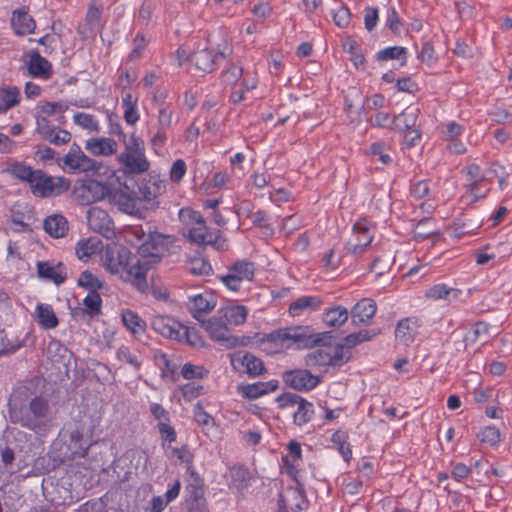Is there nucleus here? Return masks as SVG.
<instances>
[{
  "mask_svg": "<svg viewBox=\"0 0 512 512\" xmlns=\"http://www.w3.org/2000/svg\"><path fill=\"white\" fill-rule=\"evenodd\" d=\"M433 220L431 218L421 219L414 228V237L416 240H425L435 234L431 227Z\"/></svg>",
  "mask_w": 512,
  "mask_h": 512,
  "instance_id": "obj_52",
  "label": "nucleus"
},
{
  "mask_svg": "<svg viewBox=\"0 0 512 512\" xmlns=\"http://www.w3.org/2000/svg\"><path fill=\"white\" fill-rule=\"evenodd\" d=\"M314 412L313 404L305 398H302L297 406L296 412L293 414V423L296 426H303L312 420Z\"/></svg>",
  "mask_w": 512,
  "mask_h": 512,
  "instance_id": "obj_37",
  "label": "nucleus"
},
{
  "mask_svg": "<svg viewBox=\"0 0 512 512\" xmlns=\"http://www.w3.org/2000/svg\"><path fill=\"white\" fill-rule=\"evenodd\" d=\"M123 142L125 146V151L123 153L129 154H145V145L144 141L134 134H132L128 139L126 135H123Z\"/></svg>",
  "mask_w": 512,
  "mask_h": 512,
  "instance_id": "obj_53",
  "label": "nucleus"
},
{
  "mask_svg": "<svg viewBox=\"0 0 512 512\" xmlns=\"http://www.w3.org/2000/svg\"><path fill=\"white\" fill-rule=\"evenodd\" d=\"M377 310L376 302L370 298L359 300L351 309V321L354 325H368Z\"/></svg>",
  "mask_w": 512,
  "mask_h": 512,
  "instance_id": "obj_13",
  "label": "nucleus"
},
{
  "mask_svg": "<svg viewBox=\"0 0 512 512\" xmlns=\"http://www.w3.org/2000/svg\"><path fill=\"white\" fill-rule=\"evenodd\" d=\"M103 266L111 274L119 275L122 280L130 282L138 291L147 290L145 267H141L140 259L127 248L108 249L103 258Z\"/></svg>",
  "mask_w": 512,
  "mask_h": 512,
  "instance_id": "obj_2",
  "label": "nucleus"
},
{
  "mask_svg": "<svg viewBox=\"0 0 512 512\" xmlns=\"http://www.w3.org/2000/svg\"><path fill=\"white\" fill-rule=\"evenodd\" d=\"M351 19V13L346 5H341L340 8L333 12L334 23L340 28H346Z\"/></svg>",
  "mask_w": 512,
  "mask_h": 512,
  "instance_id": "obj_60",
  "label": "nucleus"
},
{
  "mask_svg": "<svg viewBox=\"0 0 512 512\" xmlns=\"http://www.w3.org/2000/svg\"><path fill=\"white\" fill-rule=\"evenodd\" d=\"M117 159L123 166L124 173L127 175L143 174L150 168V162L145 154L141 156V154L120 153Z\"/></svg>",
  "mask_w": 512,
  "mask_h": 512,
  "instance_id": "obj_12",
  "label": "nucleus"
},
{
  "mask_svg": "<svg viewBox=\"0 0 512 512\" xmlns=\"http://www.w3.org/2000/svg\"><path fill=\"white\" fill-rule=\"evenodd\" d=\"M121 316L124 326L133 334L144 332L146 323L137 313L127 309L122 312Z\"/></svg>",
  "mask_w": 512,
  "mask_h": 512,
  "instance_id": "obj_43",
  "label": "nucleus"
},
{
  "mask_svg": "<svg viewBox=\"0 0 512 512\" xmlns=\"http://www.w3.org/2000/svg\"><path fill=\"white\" fill-rule=\"evenodd\" d=\"M238 361L245 367L246 373L250 377H257L266 372L263 361L249 352H245L238 358Z\"/></svg>",
  "mask_w": 512,
  "mask_h": 512,
  "instance_id": "obj_31",
  "label": "nucleus"
},
{
  "mask_svg": "<svg viewBox=\"0 0 512 512\" xmlns=\"http://www.w3.org/2000/svg\"><path fill=\"white\" fill-rule=\"evenodd\" d=\"M288 454L282 457V461L286 466L287 472L293 475L296 471L294 462L302 457V449L299 442L292 440L287 445Z\"/></svg>",
  "mask_w": 512,
  "mask_h": 512,
  "instance_id": "obj_40",
  "label": "nucleus"
},
{
  "mask_svg": "<svg viewBox=\"0 0 512 512\" xmlns=\"http://www.w3.org/2000/svg\"><path fill=\"white\" fill-rule=\"evenodd\" d=\"M37 274L55 285H61L67 279L66 266L62 262L52 266L49 262L40 261L37 263Z\"/></svg>",
  "mask_w": 512,
  "mask_h": 512,
  "instance_id": "obj_14",
  "label": "nucleus"
},
{
  "mask_svg": "<svg viewBox=\"0 0 512 512\" xmlns=\"http://www.w3.org/2000/svg\"><path fill=\"white\" fill-rule=\"evenodd\" d=\"M84 308L77 307L72 311L75 319H84L86 315L94 318L101 314L102 298L98 292H89L83 300Z\"/></svg>",
  "mask_w": 512,
  "mask_h": 512,
  "instance_id": "obj_15",
  "label": "nucleus"
},
{
  "mask_svg": "<svg viewBox=\"0 0 512 512\" xmlns=\"http://www.w3.org/2000/svg\"><path fill=\"white\" fill-rule=\"evenodd\" d=\"M369 153L373 156H379V160L385 165L389 164L392 160L390 155L386 153V145L383 142L372 143L369 148Z\"/></svg>",
  "mask_w": 512,
  "mask_h": 512,
  "instance_id": "obj_63",
  "label": "nucleus"
},
{
  "mask_svg": "<svg viewBox=\"0 0 512 512\" xmlns=\"http://www.w3.org/2000/svg\"><path fill=\"white\" fill-rule=\"evenodd\" d=\"M203 251L196 250L186 262V269L189 273L196 276H209L213 273L212 265L204 256Z\"/></svg>",
  "mask_w": 512,
  "mask_h": 512,
  "instance_id": "obj_23",
  "label": "nucleus"
},
{
  "mask_svg": "<svg viewBox=\"0 0 512 512\" xmlns=\"http://www.w3.org/2000/svg\"><path fill=\"white\" fill-rule=\"evenodd\" d=\"M77 285L89 292H98L104 287V282L98 279L89 270H84L77 280Z\"/></svg>",
  "mask_w": 512,
  "mask_h": 512,
  "instance_id": "obj_44",
  "label": "nucleus"
},
{
  "mask_svg": "<svg viewBox=\"0 0 512 512\" xmlns=\"http://www.w3.org/2000/svg\"><path fill=\"white\" fill-rule=\"evenodd\" d=\"M418 114V108L409 106L402 113L394 116L391 123L393 124L394 129L400 132L409 131L415 128Z\"/></svg>",
  "mask_w": 512,
  "mask_h": 512,
  "instance_id": "obj_26",
  "label": "nucleus"
},
{
  "mask_svg": "<svg viewBox=\"0 0 512 512\" xmlns=\"http://www.w3.org/2000/svg\"><path fill=\"white\" fill-rule=\"evenodd\" d=\"M153 329L163 337L180 340L183 335H187L186 328L167 316H156L152 320Z\"/></svg>",
  "mask_w": 512,
  "mask_h": 512,
  "instance_id": "obj_10",
  "label": "nucleus"
},
{
  "mask_svg": "<svg viewBox=\"0 0 512 512\" xmlns=\"http://www.w3.org/2000/svg\"><path fill=\"white\" fill-rule=\"evenodd\" d=\"M37 173H38V169L34 170L30 166H26L22 163L14 164L11 169V174L15 178H17L23 182L29 183L30 187L34 183V181H35L34 179H36V177L38 175Z\"/></svg>",
  "mask_w": 512,
  "mask_h": 512,
  "instance_id": "obj_47",
  "label": "nucleus"
},
{
  "mask_svg": "<svg viewBox=\"0 0 512 512\" xmlns=\"http://www.w3.org/2000/svg\"><path fill=\"white\" fill-rule=\"evenodd\" d=\"M99 243L91 238L80 240L76 246V256L80 260L87 261L88 258L98 251Z\"/></svg>",
  "mask_w": 512,
  "mask_h": 512,
  "instance_id": "obj_49",
  "label": "nucleus"
},
{
  "mask_svg": "<svg viewBox=\"0 0 512 512\" xmlns=\"http://www.w3.org/2000/svg\"><path fill=\"white\" fill-rule=\"evenodd\" d=\"M453 295V298L457 297L458 290L449 288L445 284H436L426 291L425 295L427 298H431L434 300H451L450 295Z\"/></svg>",
  "mask_w": 512,
  "mask_h": 512,
  "instance_id": "obj_50",
  "label": "nucleus"
},
{
  "mask_svg": "<svg viewBox=\"0 0 512 512\" xmlns=\"http://www.w3.org/2000/svg\"><path fill=\"white\" fill-rule=\"evenodd\" d=\"M417 328V321L415 319H402L396 326L395 337L403 345H409L417 334Z\"/></svg>",
  "mask_w": 512,
  "mask_h": 512,
  "instance_id": "obj_28",
  "label": "nucleus"
},
{
  "mask_svg": "<svg viewBox=\"0 0 512 512\" xmlns=\"http://www.w3.org/2000/svg\"><path fill=\"white\" fill-rule=\"evenodd\" d=\"M110 198L125 213L134 215L139 211V196L135 191L127 193L123 190H116L110 195Z\"/></svg>",
  "mask_w": 512,
  "mask_h": 512,
  "instance_id": "obj_17",
  "label": "nucleus"
},
{
  "mask_svg": "<svg viewBox=\"0 0 512 512\" xmlns=\"http://www.w3.org/2000/svg\"><path fill=\"white\" fill-rule=\"evenodd\" d=\"M20 102V90L15 86L0 89V113H5Z\"/></svg>",
  "mask_w": 512,
  "mask_h": 512,
  "instance_id": "obj_34",
  "label": "nucleus"
},
{
  "mask_svg": "<svg viewBox=\"0 0 512 512\" xmlns=\"http://www.w3.org/2000/svg\"><path fill=\"white\" fill-rule=\"evenodd\" d=\"M353 232L356 236V240L354 242H347L345 248L351 254L361 255L373 239L368 221L366 219L357 221L353 226Z\"/></svg>",
  "mask_w": 512,
  "mask_h": 512,
  "instance_id": "obj_9",
  "label": "nucleus"
},
{
  "mask_svg": "<svg viewBox=\"0 0 512 512\" xmlns=\"http://www.w3.org/2000/svg\"><path fill=\"white\" fill-rule=\"evenodd\" d=\"M37 174L30 188L32 194L36 197H57L70 189L71 181L63 176H50L40 169H38Z\"/></svg>",
  "mask_w": 512,
  "mask_h": 512,
  "instance_id": "obj_5",
  "label": "nucleus"
},
{
  "mask_svg": "<svg viewBox=\"0 0 512 512\" xmlns=\"http://www.w3.org/2000/svg\"><path fill=\"white\" fill-rule=\"evenodd\" d=\"M10 421L38 435H44L52 427L55 414L50 401L34 394L28 387L15 389L8 402Z\"/></svg>",
  "mask_w": 512,
  "mask_h": 512,
  "instance_id": "obj_1",
  "label": "nucleus"
},
{
  "mask_svg": "<svg viewBox=\"0 0 512 512\" xmlns=\"http://www.w3.org/2000/svg\"><path fill=\"white\" fill-rule=\"evenodd\" d=\"M36 316L39 325L44 329H54L58 326L59 320L49 304H38L36 307Z\"/></svg>",
  "mask_w": 512,
  "mask_h": 512,
  "instance_id": "obj_32",
  "label": "nucleus"
},
{
  "mask_svg": "<svg viewBox=\"0 0 512 512\" xmlns=\"http://www.w3.org/2000/svg\"><path fill=\"white\" fill-rule=\"evenodd\" d=\"M282 380L296 391H310L320 383L321 378L307 369H293L284 371Z\"/></svg>",
  "mask_w": 512,
  "mask_h": 512,
  "instance_id": "obj_6",
  "label": "nucleus"
},
{
  "mask_svg": "<svg viewBox=\"0 0 512 512\" xmlns=\"http://www.w3.org/2000/svg\"><path fill=\"white\" fill-rule=\"evenodd\" d=\"M192 306L189 308L191 314L198 321L201 320L197 313H208L212 311L216 305L214 297L209 294H198L191 298Z\"/></svg>",
  "mask_w": 512,
  "mask_h": 512,
  "instance_id": "obj_33",
  "label": "nucleus"
},
{
  "mask_svg": "<svg viewBox=\"0 0 512 512\" xmlns=\"http://www.w3.org/2000/svg\"><path fill=\"white\" fill-rule=\"evenodd\" d=\"M419 58L422 62L431 65L436 62L437 57L435 55V50L431 42L425 41L422 44L421 51L419 53Z\"/></svg>",
  "mask_w": 512,
  "mask_h": 512,
  "instance_id": "obj_64",
  "label": "nucleus"
},
{
  "mask_svg": "<svg viewBox=\"0 0 512 512\" xmlns=\"http://www.w3.org/2000/svg\"><path fill=\"white\" fill-rule=\"evenodd\" d=\"M407 49L401 46H391L378 51L375 55V59L378 62L388 60H402L401 65L406 64Z\"/></svg>",
  "mask_w": 512,
  "mask_h": 512,
  "instance_id": "obj_41",
  "label": "nucleus"
},
{
  "mask_svg": "<svg viewBox=\"0 0 512 512\" xmlns=\"http://www.w3.org/2000/svg\"><path fill=\"white\" fill-rule=\"evenodd\" d=\"M37 132L51 144L61 146L71 140V133L59 127L51 125L46 117H37Z\"/></svg>",
  "mask_w": 512,
  "mask_h": 512,
  "instance_id": "obj_8",
  "label": "nucleus"
},
{
  "mask_svg": "<svg viewBox=\"0 0 512 512\" xmlns=\"http://www.w3.org/2000/svg\"><path fill=\"white\" fill-rule=\"evenodd\" d=\"M157 428L163 442L172 443L176 441L177 433L169 422H159Z\"/></svg>",
  "mask_w": 512,
  "mask_h": 512,
  "instance_id": "obj_61",
  "label": "nucleus"
},
{
  "mask_svg": "<svg viewBox=\"0 0 512 512\" xmlns=\"http://www.w3.org/2000/svg\"><path fill=\"white\" fill-rule=\"evenodd\" d=\"M85 427L83 424L76 425L75 428L69 431L70 448L74 454L79 456H86L89 444L84 440Z\"/></svg>",
  "mask_w": 512,
  "mask_h": 512,
  "instance_id": "obj_29",
  "label": "nucleus"
},
{
  "mask_svg": "<svg viewBox=\"0 0 512 512\" xmlns=\"http://www.w3.org/2000/svg\"><path fill=\"white\" fill-rule=\"evenodd\" d=\"M73 171L100 173L102 163L88 157L84 152L76 159L72 166H68Z\"/></svg>",
  "mask_w": 512,
  "mask_h": 512,
  "instance_id": "obj_38",
  "label": "nucleus"
},
{
  "mask_svg": "<svg viewBox=\"0 0 512 512\" xmlns=\"http://www.w3.org/2000/svg\"><path fill=\"white\" fill-rule=\"evenodd\" d=\"M44 230L53 238L64 237L69 229L67 219L60 214H53L44 220Z\"/></svg>",
  "mask_w": 512,
  "mask_h": 512,
  "instance_id": "obj_27",
  "label": "nucleus"
},
{
  "mask_svg": "<svg viewBox=\"0 0 512 512\" xmlns=\"http://www.w3.org/2000/svg\"><path fill=\"white\" fill-rule=\"evenodd\" d=\"M279 382L270 380L268 382H256L253 384H242L238 386V392L246 399L254 400L269 392L278 389Z\"/></svg>",
  "mask_w": 512,
  "mask_h": 512,
  "instance_id": "obj_16",
  "label": "nucleus"
},
{
  "mask_svg": "<svg viewBox=\"0 0 512 512\" xmlns=\"http://www.w3.org/2000/svg\"><path fill=\"white\" fill-rule=\"evenodd\" d=\"M481 442L496 445L500 442V431L494 426H486L478 434Z\"/></svg>",
  "mask_w": 512,
  "mask_h": 512,
  "instance_id": "obj_56",
  "label": "nucleus"
},
{
  "mask_svg": "<svg viewBox=\"0 0 512 512\" xmlns=\"http://www.w3.org/2000/svg\"><path fill=\"white\" fill-rule=\"evenodd\" d=\"M229 271L234 276H238L240 282L242 280L251 281L255 273V264L248 260H237L229 267Z\"/></svg>",
  "mask_w": 512,
  "mask_h": 512,
  "instance_id": "obj_42",
  "label": "nucleus"
},
{
  "mask_svg": "<svg viewBox=\"0 0 512 512\" xmlns=\"http://www.w3.org/2000/svg\"><path fill=\"white\" fill-rule=\"evenodd\" d=\"M164 187L162 181L153 180L151 177L148 180L143 179L138 185L139 203L142 201L151 203V208H156L158 203H155L154 200L162 193Z\"/></svg>",
  "mask_w": 512,
  "mask_h": 512,
  "instance_id": "obj_18",
  "label": "nucleus"
},
{
  "mask_svg": "<svg viewBox=\"0 0 512 512\" xmlns=\"http://www.w3.org/2000/svg\"><path fill=\"white\" fill-rule=\"evenodd\" d=\"M176 237L152 231L149 227L144 242L138 245L137 253L141 267H145V275L148 270L159 263L169 253L170 246L175 242Z\"/></svg>",
  "mask_w": 512,
  "mask_h": 512,
  "instance_id": "obj_3",
  "label": "nucleus"
},
{
  "mask_svg": "<svg viewBox=\"0 0 512 512\" xmlns=\"http://www.w3.org/2000/svg\"><path fill=\"white\" fill-rule=\"evenodd\" d=\"M343 49L351 55V61L358 68L365 63V57L358 43L351 36H347L342 44Z\"/></svg>",
  "mask_w": 512,
  "mask_h": 512,
  "instance_id": "obj_45",
  "label": "nucleus"
},
{
  "mask_svg": "<svg viewBox=\"0 0 512 512\" xmlns=\"http://www.w3.org/2000/svg\"><path fill=\"white\" fill-rule=\"evenodd\" d=\"M307 366H332L330 352L325 349H317L305 356Z\"/></svg>",
  "mask_w": 512,
  "mask_h": 512,
  "instance_id": "obj_48",
  "label": "nucleus"
},
{
  "mask_svg": "<svg viewBox=\"0 0 512 512\" xmlns=\"http://www.w3.org/2000/svg\"><path fill=\"white\" fill-rule=\"evenodd\" d=\"M28 71L32 77L42 79H49L53 74L51 63L34 50L30 53Z\"/></svg>",
  "mask_w": 512,
  "mask_h": 512,
  "instance_id": "obj_19",
  "label": "nucleus"
},
{
  "mask_svg": "<svg viewBox=\"0 0 512 512\" xmlns=\"http://www.w3.org/2000/svg\"><path fill=\"white\" fill-rule=\"evenodd\" d=\"M156 8L154 1L145 0L138 11V21L143 24H148L151 20L152 14Z\"/></svg>",
  "mask_w": 512,
  "mask_h": 512,
  "instance_id": "obj_62",
  "label": "nucleus"
},
{
  "mask_svg": "<svg viewBox=\"0 0 512 512\" xmlns=\"http://www.w3.org/2000/svg\"><path fill=\"white\" fill-rule=\"evenodd\" d=\"M90 228L106 238L114 234V224L108 213L100 208L89 209L87 214Z\"/></svg>",
  "mask_w": 512,
  "mask_h": 512,
  "instance_id": "obj_11",
  "label": "nucleus"
},
{
  "mask_svg": "<svg viewBox=\"0 0 512 512\" xmlns=\"http://www.w3.org/2000/svg\"><path fill=\"white\" fill-rule=\"evenodd\" d=\"M243 74V68L240 65L231 63L222 73V77L228 84H236Z\"/></svg>",
  "mask_w": 512,
  "mask_h": 512,
  "instance_id": "obj_59",
  "label": "nucleus"
},
{
  "mask_svg": "<svg viewBox=\"0 0 512 512\" xmlns=\"http://www.w3.org/2000/svg\"><path fill=\"white\" fill-rule=\"evenodd\" d=\"M208 373V370H206L203 366L193 365L191 363L184 364L181 369V375L188 380L202 379L207 376Z\"/></svg>",
  "mask_w": 512,
  "mask_h": 512,
  "instance_id": "obj_54",
  "label": "nucleus"
},
{
  "mask_svg": "<svg viewBox=\"0 0 512 512\" xmlns=\"http://www.w3.org/2000/svg\"><path fill=\"white\" fill-rule=\"evenodd\" d=\"M251 479L250 472L243 466H235L230 469V487L242 491L248 487Z\"/></svg>",
  "mask_w": 512,
  "mask_h": 512,
  "instance_id": "obj_36",
  "label": "nucleus"
},
{
  "mask_svg": "<svg viewBox=\"0 0 512 512\" xmlns=\"http://www.w3.org/2000/svg\"><path fill=\"white\" fill-rule=\"evenodd\" d=\"M349 317L348 310L340 305L326 309L322 314V321L329 327H340Z\"/></svg>",
  "mask_w": 512,
  "mask_h": 512,
  "instance_id": "obj_30",
  "label": "nucleus"
},
{
  "mask_svg": "<svg viewBox=\"0 0 512 512\" xmlns=\"http://www.w3.org/2000/svg\"><path fill=\"white\" fill-rule=\"evenodd\" d=\"M201 326L206 330L209 337L218 342L226 349H232L238 346H247L250 338L233 336L229 334V329L224 318L220 315H214L210 319L199 320Z\"/></svg>",
  "mask_w": 512,
  "mask_h": 512,
  "instance_id": "obj_4",
  "label": "nucleus"
},
{
  "mask_svg": "<svg viewBox=\"0 0 512 512\" xmlns=\"http://www.w3.org/2000/svg\"><path fill=\"white\" fill-rule=\"evenodd\" d=\"M73 119L75 124L81 126L84 129H89L92 131L99 130L98 122L95 121L93 115L79 112L74 115Z\"/></svg>",
  "mask_w": 512,
  "mask_h": 512,
  "instance_id": "obj_57",
  "label": "nucleus"
},
{
  "mask_svg": "<svg viewBox=\"0 0 512 512\" xmlns=\"http://www.w3.org/2000/svg\"><path fill=\"white\" fill-rule=\"evenodd\" d=\"M224 51L214 52L212 49L204 48L194 51L190 55V62L200 71L210 73L214 71L220 61L226 59Z\"/></svg>",
  "mask_w": 512,
  "mask_h": 512,
  "instance_id": "obj_7",
  "label": "nucleus"
},
{
  "mask_svg": "<svg viewBox=\"0 0 512 512\" xmlns=\"http://www.w3.org/2000/svg\"><path fill=\"white\" fill-rule=\"evenodd\" d=\"M118 145L110 138H90L85 143V149L95 156H110L117 152Z\"/></svg>",
  "mask_w": 512,
  "mask_h": 512,
  "instance_id": "obj_22",
  "label": "nucleus"
},
{
  "mask_svg": "<svg viewBox=\"0 0 512 512\" xmlns=\"http://www.w3.org/2000/svg\"><path fill=\"white\" fill-rule=\"evenodd\" d=\"M11 25L14 32L19 36L30 34L36 28L35 20L28 14L25 8L13 12Z\"/></svg>",
  "mask_w": 512,
  "mask_h": 512,
  "instance_id": "obj_21",
  "label": "nucleus"
},
{
  "mask_svg": "<svg viewBox=\"0 0 512 512\" xmlns=\"http://www.w3.org/2000/svg\"><path fill=\"white\" fill-rule=\"evenodd\" d=\"M185 493L184 504H206L204 489L200 483V479L196 478L193 483H189L185 488Z\"/></svg>",
  "mask_w": 512,
  "mask_h": 512,
  "instance_id": "obj_39",
  "label": "nucleus"
},
{
  "mask_svg": "<svg viewBox=\"0 0 512 512\" xmlns=\"http://www.w3.org/2000/svg\"><path fill=\"white\" fill-rule=\"evenodd\" d=\"M323 305L319 296H301L289 306V314L293 317L301 315L304 311H317Z\"/></svg>",
  "mask_w": 512,
  "mask_h": 512,
  "instance_id": "obj_25",
  "label": "nucleus"
},
{
  "mask_svg": "<svg viewBox=\"0 0 512 512\" xmlns=\"http://www.w3.org/2000/svg\"><path fill=\"white\" fill-rule=\"evenodd\" d=\"M82 201L85 204L102 200L109 192L106 185L97 180H90L80 188Z\"/></svg>",
  "mask_w": 512,
  "mask_h": 512,
  "instance_id": "obj_24",
  "label": "nucleus"
},
{
  "mask_svg": "<svg viewBox=\"0 0 512 512\" xmlns=\"http://www.w3.org/2000/svg\"><path fill=\"white\" fill-rule=\"evenodd\" d=\"M218 314L224 318L227 324L241 325L246 321L247 309L243 305L230 306L220 309Z\"/></svg>",
  "mask_w": 512,
  "mask_h": 512,
  "instance_id": "obj_35",
  "label": "nucleus"
},
{
  "mask_svg": "<svg viewBox=\"0 0 512 512\" xmlns=\"http://www.w3.org/2000/svg\"><path fill=\"white\" fill-rule=\"evenodd\" d=\"M313 329L310 326H291L284 328L283 338L293 341L304 348H312Z\"/></svg>",
  "mask_w": 512,
  "mask_h": 512,
  "instance_id": "obj_20",
  "label": "nucleus"
},
{
  "mask_svg": "<svg viewBox=\"0 0 512 512\" xmlns=\"http://www.w3.org/2000/svg\"><path fill=\"white\" fill-rule=\"evenodd\" d=\"M302 398H303L302 396H300L296 393L285 392L276 398V402L278 403V407L280 409H285L288 407L298 406V404Z\"/></svg>",
  "mask_w": 512,
  "mask_h": 512,
  "instance_id": "obj_58",
  "label": "nucleus"
},
{
  "mask_svg": "<svg viewBox=\"0 0 512 512\" xmlns=\"http://www.w3.org/2000/svg\"><path fill=\"white\" fill-rule=\"evenodd\" d=\"M332 367H341L351 359V351L344 348L341 343L334 346L333 353L330 352Z\"/></svg>",
  "mask_w": 512,
  "mask_h": 512,
  "instance_id": "obj_51",
  "label": "nucleus"
},
{
  "mask_svg": "<svg viewBox=\"0 0 512 512\" xmlns=\"http://www.w3.org/2000/svg\"><path fill=\"white\" fill-rule=\"evenodd\" d=\"M154 359L158 367L161 369L162 374L161 376L164 377H170L173 381L177 380L176 377V370L177 367L175 364H173L168 356L165 353L157 352L154 355Z\"/></svg>",
  "mask_w": 512,
  "mask_h": 512,
  "instance_id": "obj_46",
  "label": "nucleus"
},
{
  "mask_svg": "<svg viewBox=\"0 0 512 512\" xmlns=\"http://www.w3.org/2000/svg\"><path fill=\"white\" fill-rule=\"evenodd\" d=\"M283 331L284 329H279L278 331H274L270 334L265 335L261 339V343L265 344H271V350H269V353L278 351L279 347L283 345V343L286 341V339L283 338Z\"/></svg>",
  "mask_w": 512,
  "mask_h": 512,
  "instance_id": "obj_55",
  "label": "nucleus"
}]
</instances>
